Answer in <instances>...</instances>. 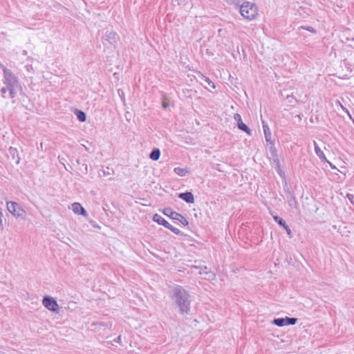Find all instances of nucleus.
Listing matches in <instances>:
<instances>
[{"instance_id":"39448f33","label":"nucleus","mask_w":354,"mask_h":354,"mask_svg":"<svg viewBox=\"0 0 354 354\" xmlns=\"http://www.w3.org/2000/svg\"><path fill=\"white\" fill-rule=\"evenodd\" d=\"M7 209L8 212L15 217L24 218L26 216V211L16 202L9 201L7 202Z\"/></svg>"},{"instance_id":"4be33fe9","label":"nucleus","mask_w":354,"mask_h":354,"mask_svg":"<svg viewBox=\"0 0 354 354\" xmlns=\"http://www.w3.org/2000/svg\"><path fill=\"white\" fill-rule=\"evenodd\" d=\"M274 168L280 177L282 178H286L285 171L281 169V165L274 166Z\"/></svg>"},{"instance_id":"a211bd4d","label":"nucleus","mask_w":354,"mask_h":354,"mask_svg":"<svg viewBox=\"0 0 354 354\" xmlns=\"http://www.w3.org/2000/svg\"><path fill=\"white\" fill-rule=\"evenodd\" d=\"M75 114L80 122H83L86 121V114L83 111L76 109L75 111Z\"/></svg>"},{"instance_id":"aec40b11","label":"nucleus","mask_w":354,"mask_h":354,"mask_svg":"<svg viewBox=\"0 0 354 354\" xmlns=\"http://www.w3.org/2000/svg\"><path fill=\"white\" fill-rule=\"evenodd\" d=\"M183 94L186 97L192 98L196 95V91L192 89H183Z\"/></svg>"},{"instance_id":"cd10ccee","label":"nucleus","mask_w":354,"mask_h":354,"mask_svg":"<svg viewBox=\"0 0 354 354\" xmlns=\"http://www.w3.org/2000/svg\"><path fill=\"white\" fill-rule=\"evenodd\" d=\"M301 28H304L310 32L316 33V30L312 26H307V27L301 26Z\"/></svg>"},{"instance_id":"4468645a","label":"nucleus","mask_w":354,"mask_h":354,"mask_svg":"<svg viewBox=\"0 0 354 354\" xmlns=\"http://www.w3.org/2000/svg\"><path fill=\"white\" fill-rule=\"evenodd\" d=\"M153 221L159 225H163L166 228H168L170 225V223L168 221L158 214H155L153 216Z\"/></svg>"},{"instance_id":"bb28decb","label":"nucleus","mask_w":354,"mask_h":354,"mask_svg":"<svg viewBox=\"0 0 354 354\" xmlns=\"http://www.w3.org/2000/svg\"><path fill=\"white\" fill-rule=\"evenodd\" d=\"M205 81L209 86L215 88L214 82L209 77H205Z\"/></svg>"},{"instance_id":"2eb2a0df","label":"nucleus","mask_w":354,"mask_h":354,"mask_svg":"<svg viewBox=\"0 0 354 354\" xmlns=\"http://www.w3.org/2000/svg\"><path fill=\"white\" fill-rule=\"evenodd\" d=\"M263 129L266 142H269L270 144H272L273 141L271 140V133L270 129L268 127V125L267 124H265L264 122H263Z\"/></svg>"},{"instance_id":"6ab92c4d","label":"nucleus","mask_w":354,"mask_h":354,"mask_svg":"<svg viewBox=\"0 0 354 354\" xmlns=\"http://www.w3.org/2000/svg\"><path fill=\"white\" fill-rule=\"evenodd\" d=\"M174 171L175 172V174L180 176H185L188 173L187 170L185 168H182L180 167H175L174 169Z\"/></svg>"},{"instance_id":"b1692460","label":"nucleus","mask_w":354,"mask_h":354,"mask_svg":"<svg viewBox=\"0 0 354 354\" xmlns=\"http://www.w3.org/2000/svg\"><path fill=\"white\" fill-rule=\"evenodd\" d=\"M167 229L170 230L172 232H174L176 235H183V233L181 232L180 230L174 227L171 224Z\"/></svg>"},{"instance_id":"9d476101","label":"nucleus","mask_w":354,"mask_h":354,"mask_svg":"<svg viewBox=\"0 0 354 354\" xmlns=\"http://www.w3.org/2000/svg\"><path fill=\"white\" fill-rule=\"evenodd\" d=\"M273 219L276 223H278V225L279 226L282 227L286 230L289 238L292 237V231H291L290 228L289 227V226L286 224V221L282 218H281L279 216H273Z\"/></svg>"},{"instance_id":"58836bf2","label":"nucleus","mask_w":354,"mask_h":354,"mask_svg":"<svg viewBox=\"0 0 354 354\" xmlns=\"http://www.w3.org/2000/svg\"><path fill=\"white\" fill-rule=\"evenodd\" d=\"M3 67H5L1 62H0V68H2L3 71Z\"/></svg>"},{"instance_id":"e433bc0d","label":"nucleus","mask_w":354,"mask_h":354,"mask_svg":"<svg viewBox=\"0 0 354 354\" xmlns=\"http://www.w3.org/2000/svg\"><path fill=\"white\" fill-rule=\"evenodd\" d=\"M167 106H168V104H167V103H165V102H163V103H162V107H163V109H166Z\"/></svg>"},{"instance_id":"c756f323","label":"nucleus","mask_w":354,"mask_h":354,"mask_svg":"<svg viewBox=\"0 0 354 354\" xmlns=\"http://www.w3.org/2000/svg\"><path fill=\"white\" fill-rule=\"evenodd\" d=\"M271 159L272 160V161L274 163L275 166L281 165L280 160H279V158L278 156H276V158H272Z\"/></svg>"},{"instance_id":"6e6552de","label":"nucleus","mask_w":354,"mask_h":354,"mask_svg":"<svg viewBox=\"0 0 354 354\" xmlns=\"http://www.w3.org/2000/svg\"><path fill=\"white\" fill-rule=\"evenodd\" d=\"M102 43L104 46H115L117 43V33L113 31L107 30L105 35L102 37Z\"/></svg>"},{"instance_id":"5701e85b","label":"nucleus","mask_w":354,"mask_h":354,"mask_svg":"<svg viewBox=\"0 0 354 354\" xmlns=\"http://www.w3.org/2000/svg\"><path fill=\"white\" fill-rule=\"evenodd\" d=\"M283 189L286 195L292 193V192L290 190V185L288 183L286 180H285L283 185Z\"/></svg>"},{"instance_id":"c85d7f7f","label":"nucleus","mask_w":354,"mask_h":354,"mask_svg":"<svg viewBox=\"0 0 354 354\" xmlns=\"http://www.w3.org/2000/svg\"><path fill=\"white\" fill-rule=\"evenodd\" d=\"M7 91H9L8 87L7 86L6 87L1 88L0 92H1L3 97H6L5 94L7 93Z\"/></svg>"},{"instance_id":"f03ea898","label":"nucleus","mask_w":354,"mask_h":354,"mask_svg":"<svg viewBox=\"0 0 354 354\" xmlns=\"http://www.w3.org/2000/svg\"><path fill=\"white\" fill-rule=\"evenodd\" d=\"M3 84L8 87L9 97L15 98L17 96V91H21L22 87L19 82L18 77L12 72L11 70L3 67Z\"/></svg>"},{"instance_id":"72a5a7b5","label":"nucleus","mask_w":354,"mask_h":354,"mask_svg":"<svg viewBox=\"0 0 354 354\" xmlns=\"http://www.w3.org/2000/svg\"><path fill=\"white\" fill-rule=\"evenodd\" d=\"M113 341H114L115 342H117V343H120V341H121V335H119L118 337H117L116 338H115Z\"/></svg>"},{"instance_id":"dca6fc26","label":"nucleus","mask_w":354,"mask_h":354,"mask_svg":"<svg viewBox=\"0 0 354 354\" xmlns=\"http://www.w3.org/2000/svg\"><path fill=\"white\" fill-rule=\"evenodd\" d=\"M315 151L316 155L322 161L327 160L323 151L319 148L317 143L314 141Z\"/></svg>"},{"instance_id":"9b49d317","label":"nucleus","mask_w":354,"mask_h":354,"mask_svg":"<svg viewBox=\"0 0 354 354\" xmlns=\"http://www.w3.org/2000/svg\"><path fill=\"white\" fill-rule=\"evenodd\" d=\"M178 197L187 203H194V194L191 192H185L179 193L178 194Z\"/></svg>"},{"instance_id":"f704fd0d","label":"nucleus","mask_w":354,"mask_h":354,"mask_svg":"<svg viewBox=\"0 0 354 354\" xmlns=\"http://www.w3.org/2000/svg\"><path fill=\"white\" fill-rule=\"evenodd\" d=\"M93 325H99V326H105V324L102 322L93 323Z\"/></svg>"},{"instance_id":"2f4dec72","label":"nucleus","mask_w":354,"mask_h":354,"mask_svg":"<svg viewBox=\"0 0 354 354\" xmlns=\"http://www.w3.org/2000/svg\"><path fill=\"white\" fill-rule=\"evenodd\" d=\"M202 273H205V274L208 273L207 268L206 266H204V268L201 269V271L199 272V274H201Z\"/></svg>"},{"instance_id":"f3484780","label":"nucleus","mask_w":354,"mask_h":354,"mask_svg":"<svg viewBox=\"0 0 354 354\" xmlns=\"http://www.w3.org/2000/svg\"><path fill=\"white\" fill-rule=\"evenodd\" d=\"M160 150L158 148L152 149L149 154V158L153 160H158L160 157Z\"/></svg>"},{"instance_id":"ddd939ff","label":"nucleus","mask_w":354,"mask_h":354,"mask_svg":"<svg viewBox=\"0 0 354 354\" xmlns=\"http://www.w3.org/2000/svg\"><path fill=\"white\" fill-rule=\"evenodd\" d=\"M286 197L288 205L291 208L298 209V203L295 197L293 192L286 194Z\"/></svg>"},{"instance_id":"ea45409f","label":"nucleus","mask_w":354,"mask_h":354,"mask_svg":"<svg viewBox=\"0 0 354 354\" xmlns=\"http://www.w3.org/2000/svg\"><path fill=\"white\" fill-rule=\"evenodd\" d=\"M0 354H3V353H2V352H1V351H0Z\"/></svg>"},{"instance_id":"1a4fd4ad","label":"nucleus","mask_w":354,"mask_h":354,"mask_svg":"<svg viewBox=\"0 0 354 354\" xmlns=\"http://www.w3.org/2000/svg\"><path fill=\"white\" fill-rule=\"evenodd\" d=\"M234 119L237 122V126L240 130L245 132L249 136L252 134V130L245 123L243 122L240 114L235 113L234 115Z\"/></svg>"},{"instance_id":"412c9836","label":"nucleus","mask_w":354,"mask_h":354,"mask_svg":"<svg viewBox=\"0 0 354 354\" xmlns=\"http://www.w3.org/2000/svg\"><path fill=\"white\" fill-rule=\"evenodd\" d=\"M271 146L269 148V152L271 155V158H276V156H278V153H277V148L274 147V142H272V144H270Z\"/></svg>"},{"instance_id":"7ed1b4c3","label":"nucleus","mask_w":354,"mask_h":354,"mask_svg":"<svg viewBox=\"0 0 354 354\" xmlns=\"http://www.w3.org/2000/svg\"><path fill=\"white\" fill-rule=\"evenodd\" d=\"M240 12L248 20L254 19L258 15L257 6L254 3L244 1L240 5Z\"/></svg>"},{"instance_id":"c9c22d12","label":"nucleus","mask_w":354,"mask_h":354,"mask_svg":"<svg viewBox=\"0 0 354 354\" xmlns=\"http://www.w3.org/2000/svg\"><path fill=\"white\" fill-rule=\"evenodd\" d=\"M339 0H336V1L334 2V3H336L337 4V6L339 7V8H342V5H339V2H338Z\"/></svg>"},{"instance_id":"7c9ffc66","label":"nucleus","mask_w":354,"mask_h":354,"mask_svg":"<svg viewBox=\"0 0 354 354\" xmlns=\"http://www.w3.org/2000/svg\"><path fill=\"white\" fill-rule=\"evenodd\" d=\"M346 198L351 201V203L354 205V201H353V198H354V196L351 194H349L348 193L346 194Z\"/></svg>"},{"instance_id":"f257e3e1","label":"nucleus","mask_w":354,"mask_h":354,"mask_svg":"<svg viewBox=\"0 0 354 354\" xmlns=\"http://www.w3.org/2000/svg\"><path fill=\"white\" fill-rule=\"evenodd\" d=\"M170 297L175 302L179 309L180 315H188L190 312V295L181 286L176 285L173 287Z\"/></svg>"},{"instance_id":"f8f14e48","label":"nucleus","mask_w":354,"mask_h":354,"mask_svg":"<svg viewBox=\"0 0 354 354\" xmlns=\"http://www.w3.org/2000/svg\"><path fill=\"white\" fill-rule=\"evenodd\" d=\"M73 207V211L74 213L82 215L84 216H88V213L86 210L82 206V205L79 203H74L72 205Z\"/></svg>"},{"instance_id":"4c0bfd02","label":"nucleus","mask_w":354,"mask_h":354,"mask_svg":"<svg viewBox=\"0 0 354 354\" xmlns=\"http://www.w3.org/2000/svg\"><path fill=\"white\" fill-rule=\"evenodd\" d=\"M296 117L298 118V120L299 121H301V115L300 114H298L296 115Z\"/></svg>"},{"instance_id":"a878e982","label":"nucleus","mask_w":354,"mask_h":354,"mask_svg":"<svg viewBox=\"0 0 354 354\" xmlns=\"http://www.w3.org/2000/svg\"><path fill=\"white\" fill-rule=\"evenodd\" d=\"M3 215L1 209L0 208V231L1 232H2L4 229L3 224Z\"/></svg>"},{"instance_id":"473e14b6","label":"nucleus","mask_w":354,"mask_h":354,"mask_svg":"<svg viewBox=\"0 0 354 354\" xmlns=\"http://www.w3.org/2000/svg\"><path fill=\"white\" fill-rule=\"evenodd\" d=\"M9 151H10V153L11 154H12L13 156L15 155V153L17 152V149L15 148H12V147H10Z\"/></svg>"},{"instance_id":"423d86ee","label":"nucleus","mask_w":354,"mask_h":354,"mask_svg":"<svg viewBox=\"0 0 354 354\" xmlns=\"http://www.w3.org/2000/svg\"><path fill=\"white\" fill-rule=\"evenodd\" d=\"M42 304L46 308L51 312L57 313L59 311V306L57 301L50 296L45 295L43 297Z\"/></svg>"},{"instance_id":"0eeeda50","label":"nucleus","mask_w":354,"mask_h":354,"mask_svg":"<svg viewBox=\"0 0 354 354\" xmlns=\"http://www.w3.org/2000/svg\"><path fill=\"white\" fill-rule=\"evenodd\" d=\"M297 318L286 317L281 318H274L272 323L277 326L282 327L284 326L295 325L297 324Z\"/></svg>"},{"instance_id":"20e7f679","label":"nucleus","mask_w":354,"mask_h":354,"mask_svg":"<svg viewBox=\"0 0 354 354\" xmlns=\"http://www.w3.org/2000/svg\"><path fill=\"white\" fill-rule=\"evenodd\" d=\"M162 213L171 219L179 221L184 226L189 225L187 220L181 214L174 211L171 207H165Z\"/></svg>"},{"instance_id":"393cba45","label":"nucleus","mask_w":354,"mask_h":354,"mask_svg":"<svg viewBox=\"0 0 354 354\" xmlns=\"http://www.w3.org/2000/svg\"><path fill=\"white\" fill-rule=\"evenodd\" d=\"M104 176H109L113 174V169H110L109 167H106V169L102 170Z\"/></svg>"}]
</instances>
